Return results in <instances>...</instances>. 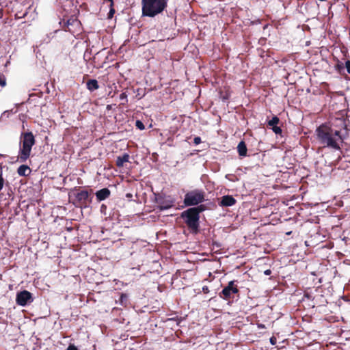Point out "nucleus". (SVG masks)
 <instances>
[{
	"instance_id": "f257e3e1",
	"label": "nucleus",
	"mask_w": 350,
	"mask_h": 350,
	"mask_svg": "<svg viewBox=\"0 0 350 350\" xmlns=\"http://www.w3.org/2000/svg\"><path fill=\"white\" fill-rule=\"evenodd\" d=\"M317 139L319 142L326 146L335 149L340 148V144L342 141L340 131L334 129L331 125L323 124L316 130Z\"/></svg>"
},
{
	"instance_id": "f03ea898",
	"label": "nucleus",
	"mask_w": 350,
	"mask_h": 350,
	"mask_svg": "<svg viewBox=\"0 0 350 350\" xmlns=\"http://www.w3.org/2000/svg\"><path fill=\"white\" fill-rule=\"evenodd\" d=\"M167 0H142V15L154 17L167 7Z\"/></svg>"
},
{
	"instance_id": "7ed1b4c3",
	"label": "nucleus",
	"mask_w": 350,
	"mask_h": 350,
	"mask_svg": "<svg viewBox=\"0 0 350 350\" xmlns=\"http://www.w3.org/2000/svg\"><path fill=\"white\" fill-rule=\"evenodd\" d=\"M22 146L19 153V159L26 161L31 153V147L35 143L34 137L31 133H25L21 141Z\"/></svg>"
},
{
	"instance_id": "20e7f679",
	"label": "nucleus",
	"mask_w": 350,
	"mask_h": 350,
	"mask_svg": "<svg viewBox=\"0 0 350 350\" xmlns=\"http://www.w3.org/2000/svg\"><path fill=\"white\" fill-rule=\"evenodd\" d=\"M198 208H191L182 213V217L185 219L187 225L192 229H197L198 226Z\"/></svg>"
},
{
	"instance_id": "39448f33",
	"label": "nucleus",
	"mask_w": 350,
	"mask_h": 350,
	"mask_svg": "<svg viewBox=\"0 0 350 350\" xmlns=\"http://www.w3.org/2000/svg\"><path fill=\"white\" fill-rule=\"evenodd\" d=\"M203 200V195L198 191L187 193L185 198V203L187 206L198 204Z\"/></svg>"
},
{
	"instance_id": "423d86ee",
	"label": "nucleus",
	"mask_w": 350,
	"mask_h": 350,
	"mask_svg": "<svg viewBox=\"0 0 350 350\" xmlns=\"http://www.w3.org/2000/svg\"><path fill=\"white\" fill-rule=\"evenodd\" d=\"M16 301L17 304L21 306H26L28 303L32 301L31 293L27 291H23L16 295Z\"/></svg>"
},
{
	"instance_id": "0eeeda50",
	"label": "nucleus",
	"mask_w": 350,
	"mask_h": 350,
	"mask_svg": "<svg viewBox=\"0 0 350 350\" xmlns=\"http://www.w3.org/2000/svg\"><path fill=\"white\" fill-rule=\"evenodd\" d=\"M238 290L236 286H234V282L231 281L229 282L228 285L225 287L222 291V295L224 298H228L230 297L232 294L237 293Z\"/></svg>"
},
{
	"instance_id": "6e6552de",
	"label": "nucleus",
	"mask_w": 350,
	"mask_h": 350,
	"mask_svg": "<svg viewBox=\"0 0 350 350\" xmlns=\"http://www.w3.org/2000/svg\"><path fill=\"white\" fill-rule=\"evenodd\" d=\"M235 199L230 196H225L222 197L221 200L220 202V204L224 206H230L235 204Z\"/></svg>"
},
{
	"instance_id": "1a4fd4ad",
	"label": "nucleus",
	"mask_w": 350,
	"mask_h": 350,
	"mask_svg": "<svg viewBox=\"0 0 350 350\" xmlns=\"http://www.w3.org/2000/svg\"><path fill=\"white\" fill-rule=\"evenodd\" d=\"M110 194V191L107 189H103L96 192V197L99 200L106 199Z\"/></svg>"
},
{
	"instance_id": "9d476101",
	"label": "nucleus",
	"mask_w": 350,
	"mask_h": 350,
	"mask_svg": "<svg viewBox=\"0 0 350 350\" xmlns=\"http://www.w3.org/2000/svg\"><path fill=\"white\" fill-rule=\"evenodd\" d=\"M129 156L127 154H124L122 157H119L117 159L116 164L118 167H122L124 163L129 161Z\"/></svg>"
},
{
	"instance_id": "9b49d317",
	"label": "nucleus",
	"mask_w": 350,
	"mask_h": 350,
	"mask_svg": "<svg viewBox=\"0 0 350 350\" xmlns=\"http://www.w3.org/2000/svg\"><path fill=\"white\" fill-rule=\"evenodd\" d=\"M87 88L89 90L93 91L98 88V82L96 80L92 79L87 82Z\"/></svg>"
},
{
	"instance_id": "f8f14e48",
	"label": "nucleus",
	"mask_w": 350,
	"mask_h": 350,
	"mask_svg": "<svg viewBox=\"0 0 350 350\" xmlns=\"http://www.w3.org/2000/svg\"><path fill=\"white\" fill-rule=\"evenodd\" d=\"M238 152L241 156H245L247 153V148L244 142H241L238 146Z\"/></svg>"
},
{
	"instance_id": "ddd939ff",
	"label": "nucleus",
	"mask_w": 350,
	"mask_h": 350,
	"mask_svg": "<svg viewBox=\"0 0 350 350\" xmlns=\"http://www.w3.org/2000/svg\"><path fill=\"white\" fill-rule=\"evenodd\" d=\"M30 172V169L27 165H21L18 169V173L21 176H26Z\"/></svg>"
},
{
	"instance_id": "4468645a",
	"label": "nucleus",
	"mask_w": 350,
	"mask_h": 350,
	"mask_svg": "<svg viewBox=\"0 0 350 350\" xmlns=\"http://www.w3.org/2000/svg\"><path fill=\"white\" fill-rule=\"evenodd\" d=\"M279 122V119L277 117H273L271 120L269 121V125L273 126H277Z\"/></svg>"
},
{
	"instance_id": "2eb2a0df",
	"label": "nucleus",
	"mask_w": 350,
	"mask_h": 350,
	"mask_svg": "<svg viewBox=\"0 0 350 350\" xmlns=\"http://www.w3.org/2000/svg\"><path fill=\"white\" fill-rule=\"evenodd\" d=\"M272 129L274 131V133L276 134H279L282 132L281 129L277 126H273Z\"/></svg>"
},
{
	"instance_id": "dca6fc26",
	"label": "nucleus",
	"mask_w": 350,
	"mask_h": 350,
	"mask_svg": "<svg viewBox=\"0 0 350 350\" xmlns=\"http://www.w3.org/2000/svg\"><path fill=\"white\" fill-rule=\"evenodd\" d=\"M136 126L137 128H139L141 130H143L144 129V126L143 123L140 121L136 122Z\"/></svg>"
},
{
	"instance_id": "f3484780",
	"label": "nucleus",
	"mask_w": 350,
	"mask_h": 350,
	"mask_svg": "<svg viewBox=\"0 0 350 350\" xmlns=\"http://www.w3.org/2000/svg\"><path fill=\"white\" fill-rule=\"evenodd\" d=\"M172 205H173V202H172V201H171L168 204L165 205V206H161V209H167V208H170V207L172 206Z\"/></svg>"
},
{
	"instance_id": "a211bd4d",
	"label": "nucleus",
	"mask_w": 350,
	"mask_h": 350,
	"mask_svg": "<svg viewBox=\"0 0 350 350\" xmlns=\"http://www.w3.org/2000/svg\"><path fill=\"white\" fill-rule=\"evenodd\" d=\"M5 79L4 77L0 76V85L1 87L5 86Z\"/></svg>"
},
{
	"instance_id": "6ab92c4d",
	"label": "nucleus",
	"mask_w": 350,
	"mask_h": 350,
	"mask_svg": "<svg viewBox=\"0 0 350 350\" xmlns=\"http://www.w3.org/2000/svg\"><path fill=\"white\" fill-rule=\"evenodd\" d=\"M193 142L195 144H199L201 142V139L199 137H196L194 138Z\"/></svg>"
},
{
	"instance_id": "aec40b11",
	"label": "nucleus",
	"mask_w": 350,
	"mask_h": 350,
	"mask_svg": "<svg viewBox=\"0 0 350 350\" xmlns=\"http://www.w3.org/2000/svg\"><path fill=\"white\" fill-rule=\"evenodd\" d=\"M346 68L349 73H350V62L348 61L346 63Z\"/></svg>"
},
{
	"instance_id": "412c9836",
	"label": "nucleus",
	"mask_w": 350,
	"mask_h": 350,
	"mask_svg": "<svg viewBox=\"0 0 350 350\" xmlns=\"http://www.w3.org/2000/svg\"><path fill=\"white\" fill-rule=\"evenodd\" d=\"M66 350H78L74 345H70Z\"/></svg>"
},
{
	"instance_id": "4be33fe9",
	"label": "nucleus",
	"mask_w": 350,
	"mask_h": 350,
	"mask_svg": "<svg viewBox=\"0 0 350 350\" xmlns=\"http://www.w3.org/2000/svg\"><path fill=\"white\" fill-rule=\"evenodd\" d=\"M3 180L1 176L0 175V190L3 188Z\"/></svg>"
},
{
	"instance_id": "5701e85b",
	"label": "nucleus",
	"mask_w": 350,
	"mask_h": 350,
	"mask_svg": "<svg viewBox=\"0 0 350 350\" xmlns=\"http://www.w3.org/2000/svg\"><path fill=\"white\" fill-rule=\"evenodd\" d=\"M275 340H276V339L275 338H273V337L270 338V342H271V343L272 345H275Z\"/></svg>"
},
{
	"instance_id": "b1692460",
	"label": "nucleus",
	"mask_w": 350,
	"mask_h": 350,
	"mask_svg": "<svg viewBox=\"0 0 350 350\" xmlns=\"http://www.w3.org/2000/svg\"><path fill=\"white\" fill-rule=\"evenodd\" d=\"M270 273H271V271H270V270H266V271H265V275H269V274H270Z\"/></svg>"
},
{
	"instance_id": "393cba45",
	"label": "nucleus",
	"mask_w": 350,
	"mask_h": 350,
	"mask_svg": "<svg viewBox=\"0 0 350 350\" xmlns=\"http://www.w3.org/2000/svg\"><path fill=\"white\" fill-rule=\"evenodd\" d=\"M113 10H111V11H110V14H113Z\"/></svg>"
}]
</instances>
